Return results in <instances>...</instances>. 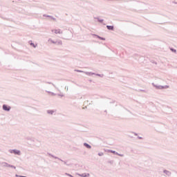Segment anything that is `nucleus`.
Returning <instances> with one entry per match:
<instances>
[{"mask_svg": "<svg viewBox=\"0 0 177 177\" xmlns=\"http://www.w3.org/2000/svg\"><path fill=\"white\" fill-rule=\"evenodd\" d=\"M48 155L50 157H53V158H55V159H57V160H59V161H62V162H64V164L65 165H67L68 167H70V165H71V164H68L66 160H62L61 158H59V157L55 156L54 155H53V154L50 153H48Z\"/></svg>", "mask_w": 177, "mask_h": 177, "instance_id": "1", "label": "nucleus"}, {"mask_svg": "<svg viewBox=\"0 0 177 177\" xmlns=\"http://www.w3.org/2000/svg\"><path fill=\"white\" fill-rule=\"evenodd\" d=\"M152 85L156 89H168L169 88V86L165 85V86H161V85H157L154 83H152Z\"/></svg>", "mask_w": 177, "mask_h": 177, "instance_id": "2", "label": "nucleus"}, {"mask_svg": "<svg viewBox=\"0 0 177 177\" xmlns=\"http://www.w3.org/2000/svg\"><path fill=\"white\" fill-rule=\"evenodd\" d=\"M9 153L11 154H15V156H21V151L17 149H10Z\"/></svg>", "mask_w": 177, "mask_h": 177, "instance_id": "3", "label": "nucleus"}, {"mask_svg": "<svg viewBox=\"0 0 177 177\" xmlns=\"http://www.w3.org/2000/svg\"><path fill=\"white\" fill-rule=\"evenodd\" d=\"M12 107L6 104H3L2 106V109L4 111H10Z\"/></svg>", "mask_w": 177, "mask_h": 177, "instance_id": "4", "label": "nucleus"}, {"mask_svg": "<svg viewBox=\"0 0 177 177\" xmlns=\"http://www.w3.org/2000/svg\"><path fill=\"white\" fill-rule=\"evenodd\" d=\"M0 165L1 167H3L5 168H9V163L6 162H0Z\"/></svg>", "mask_w": 177, "mask_h": 177, "instance_id": "5", "label": "nucleus"}, {"mask_svg": "<svg viewBox=\"0 0 177 177\" xmlns=\"http://www.w3.org/2000/svg\"><path fill=\"white\" fill-rule=\"evenodd\" d=\"M56 113L55 110H47V114H50V115H53Z\"/></svg>", "mask_w": 177, "mask_h": 177, "instance_id": "6", "label": "nucleus"}, {"mask_svg": "<svg viewBox=\"0 0 177 177\" xmlns=\"http://www.w3.org/2000/svg\"><path fill=\"white\" fill-rule=\"evenodd\" d=\"M163 174H165V175H167V176H171V171H169L167 169H165L163 171Z\"/></svg>", "mask_w": 177, "mask_h": 177, "instance_id": "7", "label": "nucleus"}, {"mask_svg": "<svg viewBox=\"0 0 177 177\" xmlns=\"http://www.w3.org/2000/svg\"><path fill=\"white\" fill-rule=\"evenodd\" d=\"M83 146H84V147H86V149H92V146H91V145H89L86 142H84L83 144Z\"/></svg>", "mask_w": 177, "mask_h": 177, "instance_id": "8", "label": "nucleus"}, {"mask_svg": "<svg viewBox=\"0 0 177 177\" xmlns=\"http://www.w3.org/2000/svg\"><path fill=\"white\" fill-rule=\"evenodd\" d=\"M86 75H95V73L93 72H84Z\"/></svg>", "mask_w": 177, "mask_h": 177, "instance_id": "9", "label": "nucleus"}, {"mask_svg": "<svg viewBox=\"0 0 177 177\" xmlns=\"http://www.w3.org/2000/svg\"><path fill=\"white\" fill-rule=\"evenodd\" d=\"M108 153H112V154H115V156H117V154H118V152H117L115 151H113L111 149H109Z\"/></svg>", "mask_w": 177, "mask_h": 177, "instance_id": "10", "label": "nucleus"}, {"mask_svg": "<svg viewBox=\"0 0 177 177\" xmlns=\"http://www.w3.org/2000/svg\"><path fill=\"white\" fill-rule=\"evenodd\" d=\"M80 176H82V177H87V176H89V174H87L86 173H84V174H79Z\"/></svg>", "mask_w": 177, "mask_h": 177, "instance_id": "11", "label": "nucleus"}, {"mask_svg": "<svg viewBox=\"0 0 177 177\" xmlns=\"http://www.w3.org/2000/svg\"><path fill=\"white\" fill-rule=\"evenodd\" d=\"M95 75H96L97 77H100L101 78H103L104 77V74L95 73Z\"/></svg>", "mask_w": 177, "mask_h": 177, "instance_id": "12", "label": "nucleus"}, {"mask_svg": "<svg viewBox=\"0 0 177 177\" xmlns=\"http://www.w3.org/2000/svg\"><path fill=\"white\" fill-rule=\"evenodd\" d=\"M106 28H108V30H114V26H107Z\"/></svg>", "mask_w": 177, "mask_h": 177, "instance_id": "13", "label": "nucleus"}, {"mask_svg": "<svg viewBox=\"0 0 177 177\" xmlns=\"http://www.w3.org/2000/svg\"><path fill=\"white\" fill-rule=\"evenodd\" d=\"M46 84H49L50 85H53V86H54V88H56V86L55 85V84H53L50 82H46Z\"/></svg>", "mask_w": 177, "mask_h": 177, "instance_id": "14", "label": "nucleus"}, {"mask_svg": "<svg viewBox=\"0 0 177 177\" xmlns=\"http://www.w3.org/2000/svg\"><path fill=\"white\" fill-rule=\"evenodd\" d=\"M8 168H13V169H16V166L12 165H9Z\"/></svg>", "mask_w": 177, "mask_h": 177, "instance_id": "15", "label": "nucleus"}, {"mask_svg": "<svg viewBox=\"0 0 177 177\" xmlns=\"http://www.w3.org/2000/svg\"><path fill=\"white\" fill-rule=\"evenodd\" d=\"M54 32L55 33V34H60V30H54Z\"/></svg>", "mask_w": 177, "mask_h": 177, "instance_id": "16", "label": "nucleus"}, {"mask_svg": "<svg viewBox=\"0 0 177 177\" xmlns=\"http://www.w3.org/2000/svg\"><path fill=\"white\" fill-rule=\"evenodd\" d=\"M170 50H171V52H173L174 53H176V49L175 48H170Z\"/></svg>", "mask_w": 177, "mask_h": 177, "instance_id": "17", "label": "nucleus"}, {"mask_svg": "<svg viewBox=\"0 0 177 177\" xmlns=\"http://www.w3.org/2000/svg\"><path fill=\"white\" fill-rule=\"evenodd\" d=\"M48 92V93H50V95H52V96H56V93H53V92H50V91H47Z\"/></svg>", "mask_w": 177, "mask_h": 177, "instance_id": "18", "label": "nucleus"}, {"mask_svg": "<svg viewBox=\"0 0 177 177\" xmlns=\"http://www.w3.org/2000/svg\"><path fill=\"white\" fill-rule=\"evenodd\" d=\"M77 73H85V71H80V70H75Z\"/></svg>", "mask_w": 177, "mask_h": 177, "instance_id": "19", "label": "nucleus"}, {"mask_svg": "<svg viewBox=\"0 0 177 177\" xmlns=\"http://www.w3.org/2000/svg\"><path fill=\"white\" fill-rule=\"evenodd\" d=\"M104 153H103V152H100V153H98V156H99L100 157H102V156H104Z\"/></svg>", "mask_w": 177, "mask_h": 177, "instance_id": "20", "label": "nucleus"}, {"mask_svg": "<svg viewBox=\"0 0 177 177\" xmlns=\"http://www.w3.org/2000/svg\"><path fill=\"white\" fill-rule=\"evenodd\" d=\"M65 175H66L67 176L73 177V175H71L68 173H66Z\"/></svg>", "mask_w": 177, "mask_h": 177, "instance_id": "21", "label": "nucleus"}, {"mask_svg": "<svg viewBox=\"0 0 177 177\" xmlns=\"http://www.w3.org/2000/svg\"><path fill=\"white\" fill-rule=\"evenodd\" d=\"M116 156H119L120 157H124V154L118 153Z\"/></svg>", "mask_w": 177, "mask_h": 177, "instance_id": "22", "label": "nucleus"}, {"mask_svg": "<svg viewBox=\"0 0 177 177\" xmlns=\"http://www.w3.org/2000/svg\"><path fill=\"white\" fill-rule=\"evenodd\" d=\"M57 96H61V97H63L64 96V94H57Z\"/></svg>", "mask_w": 177, "mask_h": 177, "instance_id": "23", "label": "nucleus"}, {"mask_svg": "<svg viewBox=\"0 0 177 177\" xmlns=\"http://www.w3.org/2000/svg\"><path fill=\"white\" fill-rule=\"evenodd\" d=\"M28 140H30V142H35L34 139L32 138H28Z\"/></svg>", "mask_w": 177, "mask_h": 177, "instance_id": "24", "label": "nucleus"}, {"mask_svg": "<svg viewBox=\"0 0 177 177\" xmlns=\"http://www.w3.org/2000/svg\"><path fill=\"white\" fill-rule=\"evenodd\" d=\"M151 62H152L153 64H157V62H154L153 60H151Z\"/></svg>", "mask_w": 177, "mask_h": 177, "instance_id": "25", "label": "nucleus"}, {"mask_svg": "<svg viewBox=\"0 0 177 177\" xmlns=\"http://www.w3.org/2000/svg\"><path fill=\"white\" fill-rule=\"evenodd\" d=\"M139 91H140V92H146V90L140 89Z\"/></svg>", "mask_w": 177, "mask_h": 177, "instance_id": "26", "label": "nucleus"}, {"mask_svg": "<svg viewBox=\"0 0 177 177\" xmlns=\"http://www.w3.org/2000/svg\"><path fill=\"white\" fill-rule=\"evenodd\" d=\"M131 133H133L135 135V136H138V133H137L131 132Z\"/></svg>", "mask_w": 177, "mask_h": 177, "instance_id": "27", "label": "nucleus"}, {"mask_svg": "<svg viewBox=\"0 0 177 177\" xmlns=\"http://www.w3.org/2000/svg\"><path fill=\"white\" fill-rule=\"evenodd\" d=\"M138 139H140V140H142V139H143V138H142L140 136H138Z\"/></svg>", "mask_w": 177, "mask_h": 177, "instance_id": "28", "label": "nucleus"}, {"mask_svg": "<svg viewBox=\"0 0 177 177\" xmlns=\"http://www.w3.org/2000/svg\"><path fill=\"white\" fill-rule=\"evenodd\" d=\"M65 89H66V91H68V86H65Z\"/></svg>", "mask_w": 177, "mask_h": 177, "instance_id": "29", "label": "nucleus"}, {"mask_svg": "<svg viewBox=\"0 0 177 177\" xmlns=\"http://www.w3.org/2000/svg\"><path fill=\"white\" fill-rule=\"evenodd\" d=\"M32 46L35 48H37V45H32Z\"/></svg>", "mask_w": 177, "mask_h": 177, "instance_id": "30", "label": "nucleus"}, {"mask_svg": "<svg viewBox=\"0 0 177 177\" xmlns=\"http://www.w3.org/2000/svg\"><path fill=\"white\" fill-rule=\"evenodd\" d=\"M110 103H111H111H115V100L111 101V102H110Z\"/></svg>", "mask_w": 177, "mask_h": 177, "instance_id": "31", "label": "nucleus"}, {"mask_svg": "<svg viewBox=\"0 0 177 177\" xmlns=\"http://www.w3.org/2000/svg\"><path fill=\"white\" fill-rule=\"evenodd\" d=\"M109 163L113 164V161L112 160L109 161Z\"/></svg>", "mask_w": 177, "mask_h": 177, "instance_id": "32", "label": "nucleus"}, {"mask_svg": "<svg viewBox=\"0 0 177 177\" xmlns=\"http://www.w3.org/2000/svg\"><path fill=\"white\" fill-rule=\"evenodd\" d=\"M15 176H16V177H20V176H19V175H17V174H16Z\"/></svg>", "mask_w": 177, "mask_h": 177, "instance_id": "33", "label": "nucleus"}, {"mask_svg": "<svg viewBox=\"0 0 177 177\" xmlns=\"http://www.w3.org/2000/svg\"><path fill=\"white\" fill-rule=\"evenodd\" d=\"M104 113H107V111H106V110H105V111H104Z\"/></svg>", "mask_w": 177, "mask_h": 177, "instance_id": "34", "label": "nucleus"}, {"mask_svg": "<svg viewBox=\"0 0 177 177\" xmlns=\"http://www.w3.org/2000/svg\"><path fill=\"white\" fill-rule=\"evenodd\" d=\"M30 45H34V44H30Z\"/></svg>", "mask_w": 177, "mask_h": 177, "instance_id": "35", "label": "nucleus"}]
</instances>
